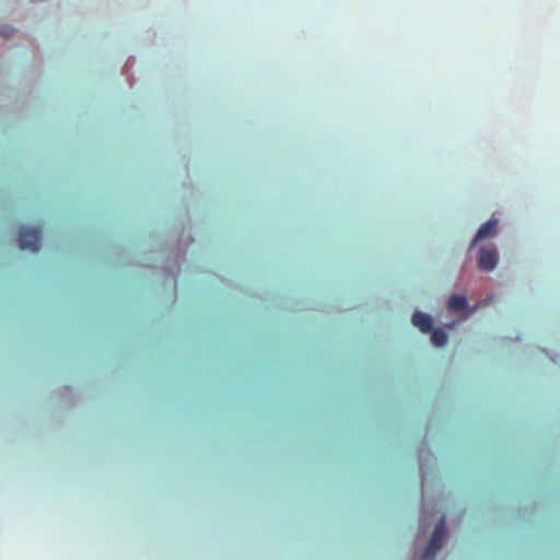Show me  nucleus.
I'll return each instance as SVG.
<instances>
[{
  "mask_svg": "<svg viewBox=\"0 0 560 560\" xmlns=\"http://www.w3.org/2000/svg\"><path fill=\"white\" fill-rule=\"evenodd\" d=\"M419 470H420V477H421V492L422 497L424 495V483L427 481L428 475L433 470L435 466V456L431 452L429 444L427 440L424 439L419 447Z\"/></svg>",
  "mask_w": 560,
  "mask_h": 560,
  "instance_id": "20e7f679",
  "label": "nucleus"
},
{
  "mask_svg": "<svg viewBox=\"0 0 560 560\" xmlns=\"http://www.w3.org/2000/svg\"><path fill=\"white\" fill-rule=\"evenodd\" d=\"M411 323L422 334H429L435 326V318L429 313L417 310L412 313Z\"/></svg>",
  "mask_w": 560,
  "mask_h": 560,
  "instance_id": "0eeeda50",
  "label": "nucleus"
},
{
  "mask_svg": "<svg viewBox=\"0 0 560 560\" xmlns=\"http://www.w3.org/2000/svg\"><path fill=\"white\" fill-rule=\"evenodd\" d=\"M145 267L155 268L156 266H154V265H145Z\"/></svg>",
  "mask_w": 560,
  "mask_h": 560,
  "instance_id": "a211bd4d",
  "label": "nucleus"
},
{
  "mask_svg": "<svg viewBox=\"0 0 560 560\" xmlns=\"http://www.w3.org/2000/svg\"><path fill=\"white\" fill-rule=\"evenodd\" d=\"M498 225L499 220L494 217L483 222L470 241L468 252H471L482 240L494 237L498 234Z\"/></svg>",
  "mask_w": 560,
  "mask_h": 560,
  "instance_id": "423d86ee",
  "label": "nucleus"
},
{
  "mask_svg": "<svg viewBox=\"0 0 560 560\" xmlns=\"http://www.w3.org/2000/svg\"><path fill=\"white\" fill-rule=\"evenodd\" d=\"M433 513H428L427 511L422 510L421 515L419 518V526H418V537L425 535L427 532L430 529L432 523H433Z\"/></svg>",
  "mask_w": 560,
  "mask_h": 560,
  "instance_id": "9d476101",
  "label": "nucleus"
},
{
  "mask_svg": "<svg viewBox=\"0 0 560 560\" xmlns=\"http://www.w3.org/2000/svg\"><path fill=\"white\" fill-rule=\"evenodd\" d=\"M442 327H443L445 330H446V329H453V328L455 327V322L445 323Z\"/></svg>",
  "mask_w": 560,
  "mask_h": 560,
  "instance_id": "f3484780",
  "label": "nucleus"
},
{
  "mask_svg": "<svg viewBox=\"0 0 560 560\" xmlns=\"http://www.w3.org/2000/svg\"><path fill=\"white\" fill-rule=\"evenodd\" d=\"M447 536L446 517L444 514L441 515L438 523L435 524L433 534L429 538V541L421 555L413 553L411 560H434L436 552L442 548L444 540Z\"/></svg>",
  "mask_w": 560,
  "mask_h": 560,
  "instance_id": "f03ea898",
  "label": "nucleus"
},
{
  "mask_svg": "<svg viewBox=\"0 0 560 560\" xmlns=\"http://www.w3.org/2000/svg\"><path fill=\"white\" fill-rule=\"evenodd\" d=\"M541 351H542L544 353H546V354L550 358V360H551L553 363H557L558 354H557L556 352H550V351H548V350H547V349H545V348H541Z\"/></svg>",
  "mask_w": 560,
  "mask_h": 560,
  "instance_id": "2eb2a0df",
  "label": "nucleus"
},
{
  "mask_svg": "<svg viewBox=\"0 0 560 560\" xmlns=\"http://www.w3.org/2000/svg\"><path fill=\"white\" fill-rule=\"evenodd\" d=\"M500 255L498 248L493 245L491 247L480 246L477 252V267L485 272L493 271L499 264Z\"/></svg>",
  "mask_w": 560,
  "mask_h": 560,
  "instance_id": "39448f33",
  "label": "nucleus"
},
{
  "mask_svg": "<svg viewBox=\"0 0 560 560\" xmlns=\"http://www.w3.org/2000/svg\"><path fill=\"white\" fill-rule=\"evenodd\" d=\"M491 301H492V296L488 295L485 299L480 300L478 303L481 307V306H486V305L490 304Z\"/></svg>",
  "mask_w": 560,
  "mask_h": 560,
  "instance_id": "dca6fc26",
  "label": "nucleus"
},
{
  "mask_svg": "<svg viewBox=\"0 0 560 560\" xmlns=\"http://www.w3.org/2000/svg\"><path fill=\"white\" fill-rule=\"evenodd\" d=\"M71 394H72V388L70 386H63L59 392H58V396L60 397V399L62 401H65V404L69 407H71L73 405V401H72V398H71Z\"/></svg>",
  "mask_w": 560,
  "mask_h": 560,
  "instance_id": "f8f14e48",
  "label": "nucleus"
},
{
  "mask_svg": "<svg viewBox=\"0 0 560 560\" xmlns=\"http://www.w3.org/2000/svg\"><path fill=\"white\" fill-rule=\"evenodd\" d=\"M431 338V343L434 348L441 349L444 348L450 336L447 330H445L443 327H436L432 329V331L429 332Z\"/></svg>",
  "mask_w": 560,
  "mask_h": 560,
  "instance_id": "1a4fd4ad",
  "label": "nucleus"
},
{
  "mask_svg": "<svg viewBox=\"0 0 560 560\" xmlns=\"http://www.w3.org/2000/svg\"><path fill=\"white\" fill-rule=\"evenodd\" d=\"M15 28L11 25H8V24H1L0 25V36L2 38H10L14 33H15Z\"/></svg>",
  "mask_w": 560,
  "mask_h": 560,
  "instance_id": "ddd939ff",
  "label": "nucleus"
},
{
  "mask_svg": "<svg viewBox=\"0 0 560 560\" xmlns=\"http://www.w3.org/2000/svg\"><path fill=\"white\" fill-rule=\"evenodd\" d=\"M194 237L188 234L185 236L184 231L177 238L176 252L174 257L167 256L163 265L161 266L162 270L166 273V278H172L174 281V289L177 288V277L180 272V265L185 261L186 249L194 242Z\"/></svg>",
  "mask_w": 560,
  "mask_h": 560,
  "instance_id": "f257e3e1",
  "label": "nucleus"
},
{
  "mask_svg": "<svg viewBox=\"0 0 560 560\" xmlns=\"http://www.w3.org/2000/svg\"><path fill=\"white\" fill-rule=\"evenodd\" d=\"M446 307L451 313L459 315L460 319L468 307V298L465 293H452L446 302Z\"/></svg>",
  "mask_w": 560,
  "mask_h": 560,
  "instance_id": "6e6552de",
  "label": "nucleus"
},
{
  "mask_svg": "<svg viewBox=\"0 0 560 560\" xmlns=\"http://www.w3.org/2000/svg\"><path fill=\"white\" fill-rule=\"evenodd\" d=\"M42 230L40 228H30L23 225L20 229L18 245L22 250H31L37 253L40 248Z\"/></svg>",
  "mask_w": 560,
  "mask_h": 560,
  "instance_id": "7ed1b4c3",
  "label": "nucleus"
},
{
  "mask_svg": "<svg viewBox=\"0 0 560 560\" xmlns=\"http://www.w3.org/2000/svg\"><path fill=\"white\" fill-rule=\"evenodd\" d=\"M135 62H136V58H135V56H129V57H128V59H127V61H126V63L124 65V67H122V69H121V73H122L124 75H126L127 81H128V84H129V86H130V88H132V86H133L135 81H136V79L133 78V75L129 73L130 68H132V67H133Z\"/></svg>",
  "mask_w": 560,
  "mask_h": 560,
  "instance_id": "9b49d317",
  "label": "nucleus"
},
{
  "mask_svg": "<svg viewBox=\"0 0 560 560\" xmlns=\"http://www.w3.org/2000/svg\"><path fill=\"white\" fill-rule=\"evenodd\" d=\"M479 307H480L479 303L474 304V305H470L468 303V307H467V310H466V312L464 314V318L463 319H467L471 314L477 312Z\"/></svg>",
  "mask_w": 560,
  "mask_h": 560,
  "instance_id": "4468645a",
  "label": "nucleus"
}]
</instances>
